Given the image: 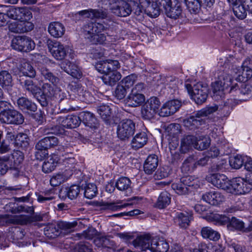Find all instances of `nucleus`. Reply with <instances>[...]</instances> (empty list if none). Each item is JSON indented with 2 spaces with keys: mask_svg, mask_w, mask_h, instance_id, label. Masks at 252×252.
<instances>
[{
  "mask_svg": "<svg viewBox=\"0 0 252 252\" xmlns=\"http://www.w3.org/2000/svg\"><path fill=\"white\" fill-rule=\"evenodd\" d=\"M245 3H239V2L233 4V11L235 16L240 20L244 19L247 16V11L245 8Z\"/></svg>",
  "mask_w": 252,
  "mask_h": 252,
  "instance_id": "46",
  "label": "nucleus"
},
{
  "mask_svg": "<svg viewBox=\"0 0 252 252\" xmlns=\"http://www.w3.org/2000/svg\"><path fill=\"white\" fill-rule=\"evenodd\" d=\"M17 104L18 108L22 111L35 112L37 109V107L35 103L24 97L19 98L17 100Z\"/></svg>",
  "mask_w": 252,
  "mask_h": 252,
  "instance_id": "36",
  "label": "nucleus"
},
{
  "mask_svg": "<svg viewBox=\"0 0 252 252\" xmlns=\"http://www.w3.org/2000/svg\"><path fill=\"white\" fill-rule=\"evenodd\" d=\"M24 117L19 111L8 108L0 112V122L2 124L20 125L24 122Z\"/></svg>",
  "mask_w": 252,
  "mask_h": 252,
  "instance_id": "7",
  "label": "nucleus"
},
{
  "mask_svg": "<svg viewBox=\"0 0 252 252\" xmlns=\"http://www.w3.org/2000/svg\"><path fill=\"white\" fill-rule=\"evenodd\" d=\"M97 230L93 227H89L87 230L84 231L82 233H78L79 238H84L86 239L91 240L97 235Z\"/></svg>",
  "mask_w": 252,
  "mask_h": 252,
  "instance_id": "61",
  "label": "nucleus"
},
{
  "mask_svg": "<svg viewBox=\"0 0 252 252\" xmlns=\"http://www.w3.org/2000/svg\"><path fill=\"white\" fill-rule=\"evenodd\" d=\"M95 246L98 247H103L115 251L117 248V245L113 240L109 236H97L94 239V241Z\"/></svg>",
  "mask_w": 252,
  "mask_h": 252,
  "instance_id": "24",
  "label": "nucleus"
},
{
  "mask_svg": "<svg viewBox=\"0 0 252 252\" xmlns=\"http://www.w3.org/2000/svg\"><path fill=\"white\" fill-rule=\"evenodd\" d=\"M7 221L11 223L24 225L29 222L30 219L27 216H14L9 218L8 215H0V226L4 225Z\"/></svg>",
  "mask_w": 252,
  "mask_h": 252,
  "instance_id": "18",
  "label": "nucleus"
},
{
  "mask_svg": "<svg viewBox=\"0 0 252 252\" xmlns=\"http://www.w3.org/2000/svg\"><path fill=\"white\" fill-rule=\"evenodd\" d=\"M196 142V137L193 135H187L184 137L181 140V151L182 153H187L190 148L194 147Z\"/></svg>",
  "mask_w": 252,
  "mask_h": 252,
  "instance_id": "35",
  "label": "nucleus"
},
{
  "mask_svg": "<svg viewBox=\"0 0 252 252\" xmlns=\"http://www.w3.org/2000/svg\"><path fill=\"white\" fill-rule=\"evenodd\" d=\"M131 181L127 177H122L116 183L117 188L121 191L126 190L130 188Z\"/></svg>",
  "mask_w": 252,
  "mask_h": 252,
  "instance_id": "55",
  "label": "nucleus"
},
{
  "mask_svg": "<svg viewBox=\"0 0 252 252\" xmlns=\"http://www.w3.org/2000/svg\"><path fill=\"white\" fill-rule=\"evenodd\" d=\"M185 87L197 104H202L206 101L209 93V89L206 85L200 82L194 84L193 86L189 84H186Z\"/></svg>",
  "mask_w": 252,
  "mask_h": 252,
  "instance_id": "6",
  "label": "nucleus"
},
{
  "mask_svg": "<svg viewBox=\"0 0 252 252\" xmlns=\"http://www.w3.org/2000/svg\"><path fill=\"white\" fill-rule=\"evenodd\" d=\"M40 89L48 97L59 102V109L61 112L66 113L74 110L69 105V100L66 97L65 93L57 87V85L52 86L49 83H44Z\"/></svg>",
  "mask_w": 252,
  "mask_h": 252,
  "instance_id": "3",
  "label": "nucleus"
},
{
  "mask_svg": "<svg viewBox=\"0 0 252 252\" xmlns=\"http://www.w3.org/2000/svg\"><path fill=\"white\" fill-rule=\"evenodd\" d=\"M195 144V149L202 151L207 149L209 146L210 142L207 137L200 136L199 137V139L196 138Z\"/></svg>",
  "mask_w": 252,
  "mask_h": 252,
  "instance_id": "60",
  "label": "nucleus"
},
{
  "mask_svg": "<svg viewBox=\"0 0 252 252\" xmlns=\"http://www.w3.org/2000/svg\"><path fill=\"white\" fill-rule=\"evenodd\" d=\"M149 234H145L138 236L133 241V245L135 248H140L142 251H145L147 250L151 251V247L153 240Z\"/></svg>",
  "mask_w": 252,
  "mask_h": 252,
  "instance_id": "21",
  "label": "nucleus"
},
{
  "mask_svg": "<svg viewBox=\"0 0 252 252\" xmlns=\"http://www.w3.org/2000/svg\"><path fill=\"white\" fill-rule=\"evenodd\" d=\"M40 73L44 79L51 83L53 85H57L60 82L59 77L52 72L49 69L42 68Z\"/></svg>",
  "mask_w": 252,
  "mask_h": 252,
  "instance_id": "45",
  "label": "nucleus"
},
{
  "mask_svg": "<svg viewBox=\"0 0 252 252\" xmlns=\"http://www.w3.org/2000/svg\"><path fill=\"white\" fill-rule=\"evenodd\" d=\"M107 25L98 22H90L84 26L85 37L92 44H103L106 40V36L101 32L107 29Z\"/></svg>",
  "mask_w": 252,
  "mask_h": 252,
  "instance_id": "5",
  "label": "nucleus"
},
{
  "mask_svg": "<svg viewBox=\"0 0 252 252\" xmlns=\"http://www.w3.org/2000/svg\"><path fill=\"white\" fill-rule=\"evenodd\" d=\"M48 32L53 37L59 38L64 34L65 28L61 23L54 22L50 23L48 26Z\"/></svg>",
  "mask_w": 252,
  "mask_h": 252,
  "instance_id": "29",
  "label": "nucleus"
},
{
  "mask_svg": "<svg viewBox=\"0 0 252 252\" xmlns=\"http://www.w3.org/2000/svg\"><path fill=\"white\" fill-rule=\"evenodd\" d=\"M95 67L99 72L105 74L114 69L119 68L120 63L117 60H106L97 63Z\"/></svg>",
  "mask_w": 252,
  "mask_h": 252,
  "instance_id": "19",
  "label": "nucleus"
},
{
  "mask_svg": "<svg viewBox=\"0 0 252 252\" xmlns=\"http://www.w3.org/2000/svg\"><path fill=\"white\" fill-rule=\"evenodd\" d=\"M219 107L216 105L206 107L196 112L194 116L184 120V125L189 129L194 130L200 126L204 125L206 118L217 111Z\"/></svg>",
  "mask_w": 252,
  "mask_h": 252,
  "instance_id": "4",
  "label": "nucleus"
},
{
  "mask_svg": "<svg viewBox=\"0 0 252 252\" xmlns=\"http://www.w3.org/2000/svg\"><path fill=\"white\" fill-rule=\"evenodd\" d=\"M202 199L212 205H217L224 200V197L220 192L212 191L203 195Z\"/></svg>",
  "mask_w": 252,
  "mask_h": 252,
  "instance_id": "27",
  "label": "nucleus"
},
{
  "mask_svg": "<svg viewBox=\"0 0 252 252\" xmlns=\"http://www.w3.org/2000/svg\"><path fill=\"white\" fill-rule=\"evenodd\" d=\"M9 18L16 20H29L32 17V13L27 7H11L6 12Z\"/></svg>",
  "mask_w": 252,
  "mask_h": 252,
  "instance_id": "11",
  "label": "nucleus"
},
{
  "mask_svg": "<svg viewBox=\"0 0 252 252\" xmlns=\"http://www.w3.org/2000/svg\"><path fill=\"white\" fill-rule=\"evenodd\" d=\"M191 219L192 215L186 212L179 213L177 217L179 225L183 228H186L189 226Z\"/></svg>",
  "mask_w": 252,
  "mask_h": 252,
  "instance_id": "47",
  "label": "nucleus"
},
{
  "mask_svg": "<svg viewBox=\"0 0 252 252\" xmlns=\"http://www.w3.org/2000/svg\"><path fill=\"white\" fill-rule=\"evenodd\" d=\"M145 101V96L142 94L131 92L126 99V103L129 106L137 107Z\"/></svg>",
  "mask_w": 252,
  "mask_h": 252,
  "instance_id": "34",
  "label": "nucleus"
},
{
  "mask_svg": "<svg viewBox=\"0 0 252 252\" xmlns=\"http://www.w3.org/2000/svg\"><path fill=\"white\" fill-rule=\"evenodd\" d=\"M160 102L157 97L150 98L141 107V117L145 120L153 119L158 110Z\"/></svg>",
  "mask_w": 252,
  "mask_h": 252,
  "instance_id": "9",
  "label": "nucleus"
},
{
  "mask_svg": "<svg viewBox=\"0 0 252 252\" xmlns=\"http://www.w3.org/2000/svg\"><path fill=\"white\" fill-rule=\"evenodd\" d=\"M80 122L92 129L97 127L98 124L97 120L93 114L89 112H83L80 114Z\"/></svg>",
  "mask_w": 252,
  "mask_h": 252,
  "instance_id": "23",
  "label": "nucleus"
},
{
  "mask_svg": "<svg viewBox=\"0 0 252 252\" xmlns=\"http://www.w3.org/2000/svg\"><path fill=\"white\" fill-rule=\"evenodd\" d=\"M167 16L171 18L177 19L182 13V9L180 5L177 4L174 6L172 4L165 11Z\"/></svg>",
  "mask_w": 252,
  "mask_h": 252,
  "instance_id": "51",
  "label": "nucleus"
},
{
  "mask_svg": "<svg viewBox=\"0 0 252 252\" xmlns=\"http://www.w3.org/2000/svg\"><path fill=\"white\" fill-rule=\"evenodd\" d=\"M133 203H128L122 204L121 201L106 202L103 203L102 205V209L103 210H108L112 211H117L121 210L122 208L131 205Z\"/></svg>",
  "mask_w": 252,
  "mask_h": 252,
  "instance_id": "41",
  "label": "nucleus"
},
{
  "mask_svg": "<svg viewBox=\"0 0 252 252\" xmlns=\"http://www.w3.org/2000/svg\"><path fill=\"white\" fill-rule=\"evenodd\" d=\"M169 249L168 242L163 238H154L151 247L152 252H167Z\"/></svg>",
  "mask_w": 252,
  "mask_h": 252,
  "instance_id": "28",
  "label": "nucleus"
},
{
  "mask_svg": "<svg viewBox=\"0 0 252 252\" xmlns=\"http://www.w3.org/2000/svg\"><path fill=\"white\" fill-rule=\"evenodd\" d=\"M196 167V162L193 157H189L183 162L181 167L182 172L186 173L192 172Z\"/></svg>",
  "mask_w": 252,
  "mask_h": 252,
  "instance_id": "49",
  "label": "nucleus"
},
{
  "mask_svg": "<svg viewBox=\"0 0 252 252\" xmlns=\"http://www.w3.org/2000/svg\"><path fill=\"white\" fill-rule=\"evenodd\" d=\"M203 218L208 221L214 222L217 225H223L227 224L228 228L230 230L235 229L244 232H248L252 230V224L245 227L244 223L235 217H232L230 219L225 215L212 213L206 215Z\"/></svg>",
  "mask_w": 252,
  "mask_h": 252,
  "instance_id": "2",
  "label": "nucleus"
},
{
  "mask_svg": "<svg viewBox=\"0 0 252 252\" xmlns=\"http://www.w3.org/2000/svg\"><path fill=\"white\" fill-rule=\"evenodd\" d=\"M132 12L130 5L124 1L119 3V5L115 9L114 13L121 17H126L129 15Z\"/></svg>",
  "mask_w": 252,
  "mask_h": 252,
  "instance_id": "38",
  "label": "nucleus"
},
{
  "mask_svg": "<svg viewBox=\"0 0 252 252\" xmlns=\"http://www.w3.org/2000/svg\"><path fill=\"white\" fill-rule=\"evenodd\" d=\"M158 165V158L156 155L148 157L144 164V170L147 174L151 175L156 170Z\"/></svg>",
  "mask_w": 252,
  "mask_h": 252,
  "instance_id": "26",
  "label": "nucleus"
},
{
  "mask_svg": "<svg viewBox=\"0 0 252 252\" xmlns=\"http://www.w3.org/2000/svg\"><path fill=\"white\" fill-rule=\"evenodd\" d=\"M243 181L244 179L241 178L230 181L227 192L235 194H241V187Z\"/></svg>",
  "mask_w": 252,
  "mask_h": 252,
  "instance_id": "42",
  "label": "nucleus"
},
{
  "mask_svg": "<svg viewBox=\"0 0 252 252\" xmlns=\"http://www.w3.org/2000/svg\"><path fill=\"white\" fill-rule=\"evenodd\" d=\"M57 223L59 229L61 230V234L63 233V234L70 233L77 224L76 221H73L72 222L60 221Z\"/></svg>",
  "mask_w": 252,
  "mask_h": 252,
  "instance_id": "50",
  "label": "nucleus"
},
{
  "mask_svg": "<svg viewBox=\"0 0 252 252\" xmlns=\"http://www.w3.org/2000/svg\"><path fill=\"white\" fill-rule=\"evenodd\" d=\"M11 46L15 50L28 52L34 48L35 43L29 37L17 36L12 40Z\"/></svg>",
  "mask_w": 252,
  "mask_h": 252,
  "instance_id": "10",
  "label": "nucleus"
},
{
  "mask_svg": "<svg viewBox=\"0 0 252 252\" xmlns=\"http://www.w3.org/2000/svg\"><path fill=\"white\" fill-rule=\"evenodd\" d=\"M45 236L49 239H54L61 234L58 223H51L46 225L44 228Z\"/></svg>",
  "mask_w": 252,
  "mask_h": 252,
  "instance_id": "40",
  "label": "nucleus"
},
{
  "mask_svg": "<svg viewBox=\"0 0 252 252\" xmlns=\"http://www.w3.org/2000/svg\"><path fill=\"white\" fill-rule=\"evenodd\" d=\"M65 171L63 170L53 175L50 179V184L53 187H57L66 181L71 177L70 170Z\"/></svg>",
  "mask_w": 252,
  "mask_h": 252,
  "instance_id": "30",
  "label": "nucleus"
},
{
  "mask_svg": "<svg viewBox=\"0 0 252 252\" xmlns=\"http://www.w3.org/2000/svg\"><path fill=\"white\" fill-rule=\"evenodd\" d=\"M208 180L214 186L228 192L230 181L228 179L225 175L220 174H212L208 177Z\"/></svg>",
  "mask_w": 252,
  "mask_h": 252,
  "instance_id": "14",
  "label": "nucleus"
},
{
  "mask_svg": "<svg viewBox=\"0 0 252 252\" xmlns=\"http://www.w3.org/2000/svg\"><path fill=\"white\" fill-rule=\"evenodd\" d=\"M217 79L212 84L213 97L216 100L221 99L224 97V90L230 88L229 93L237 91L238 84L226 72L223 71L218 72Z\"/></svg>",
  "mask_w": 252,
  "mask_h": 252,
  "instance_id": "1",
  "label": "nucleus"
},
{
  "mask_svg": "<svg viewBox=\"0 0 252 252\" xmlns=\"http://www.w3.org/2000/svg\"><path fill=\"white\" fill-rule=\"evenodd\" d=\"M13 83L11 74L6 70L0 72V86L3 89H8L13 86Z\"/></svg>",
  "mask_w": 252,
  "mask_h": 252,
  "instance_id": "37",
  "label": "nucleus"
},
{
  "mask_svg": "<svg viewBox=\"0 0 252 252\" xmlns=\"http://www.w3.org/2000/svg\"><path fill=\"white\" fill-rule=\"evenodd\" d=\"M59 143L58 138L55 136H48L39 141L35 145V148L39 151H45L57 146Z\"/></svg>",
  "mask_w": 252,
  "mask_h": 252,
  "instance_id": "17",
  "label": "nucleus"
},
{
  "mask_svg": "<svg viewBox=\"0 0 252 252\" xmlns=\"http://www.w3.org/2000/svg\"><path fill=\"white\" fill-rule=\"evenodd\" d=\"M201 235L203 238L216 241L220 238L219 233L208 226L203 227L201 230Z\"/></svg>",
  "mask_w": 252,
  "mask_h": 252,
  "instance_id": "39",
  "label": "nucleus"
},
{
  "mask_svg": "<svg viewBox=\"0 0 252 252\" xmlns=\"http://www.w3.org/2000/svg\"><path fill=\"white\" fill-rule=\"evenodd\" d=\"M22 87L33 96H36L41 89L31 78L20 76L17 79Z\"/></svg>",
  "mask_w": 252,
  "mask_h": 252,
  "instance_id": "16",
  "label": "nucleus"
},
{
  "mask_svg": "<svg viewBox=\"0 0 252 252\" xmlns=\"http://www.w3.org/2000/svg\"><path fill=\"white\" fill-rule=\"evenodd\" d=\"M170 194L167 191H163L160 194L156 203L159 209H163L170 203Z\"/></svg>",
  "mask_w": 252,
  "mask_h": 252,
  "instance_id": "48",
  "label": "nucleus"
},
{
  "mask_svg": "<svg viewBox=\"0 0 252 252\" xmlns=\"http://www.w3.org/2000/svg\"><path fill=\"white\" fill-rule=\"evenodd\" d=\"M187 8L191 14L199 13L202 4L211 7L213 0H184Z\"/></svg>",
  "mask_w": 252,
  "mask_h": 252,
  "instance_id": "12",
  "label": "nucleus"
},
{
  "mask_svg": "<svg viewBox=\"0 0 252 252\" xmlns=\"http://www.w3.org/2000/svg\"><path fill=\"white\" fill-rule=\"evenodd\" d=\"M171 187L172 189L179 195L186 194L190 191V189L186 187L181 181L178 183L172 184Z\"/></svg>",
  "mask_w": 252,
  "mask_h": 252,
  "instance_id": "56",
  "label": "nucleus"
},
{
  "mask_svg": "<svg viewBox=\"0 0 252 252\" xmlns=\"http://www.w3.org/2000/svg\"><path fill=\"white\" fill-rule=\"evenodd\" d=\"M15 144L19 147L27 146L28 145L27 135L23 133L16 134Z\"/></svg>",
  "mask_w": 252,
  "mask_h": 252,
  "instance_id": "62",
  "label": "nucleus"
},
{
  "mask_svg": "<svg viewBox=\"0 0 252 252\" xmlns=\"http://www.w3.org/2000/svg\"><path fill=\"white\" fill-rule=\"evenodd\" d=\"M97 112L104 121L107 124L110 123L112 118V112L111 109L108 105H100L97 108Z\"/></svg>",
  "mask_w": 252,
  "mask_h": 252,
  "instance_id": "43",
  "label": "nucleus"
},
{
  "mask_svg": "<svg viewBox=\"0 0 252 252\" xmlns=\"http://www.w3.org/2000/svg\"><path fill=\"white\" fill-rule=\"evenodd\" d=\"M135 131V123L130 119H126L121 122L117 126V136L121 140H127L133 135Z\"/></svg>",
  "mask_w": 252,
  "mask_h": 252,
  "instance_id": "8",
  "label": "nucleus"
},
{
  "mask_svg": "<svg viewBox=\"0 0 252 252\" xmlns=\"http://www.w3.org/2000/svg\"><path fill=\"white\" fill-rule=\"evenodd\" d=\"M14 75L17 76V79L20 76H24L27 78H33L36 76V71L29 63L23 62L21 64L18 72L16 73V71H15Z\"/></svg>",
  "mask_w": 252,
  "mask_h": 252,
  "instance_id": "22",
  "label": "nucleus"
},
{
  "mask_svg": "<svg viewBox=\"0 0 252 252\" xmlns=\"http://www.w3.org/2000/svg\"><path fill=\"white\" fill-rule=\"evenodd\" d=\"M68 68L64 69V71L72 77L78 78L82 76V73L79 67L75 64L67 62Z\"/></svg>",
  "mask_w": 252,
  "mask_h": 252,
  "instance_id": "53",
  "label": "nucleus"
},
{
  "mask_svg": "<svg viewBox=\"0 0 252 252\" xmlns=\"http://www.w3.org/2000/svg\"><path fill=\"white\" fill-rule=\"evenodd\" d=\"M48 46L50 53L56 59L62 60L66 56L67 48L61 43L51 41Z\"/></svg>",
  "mask_w": 252,
  "mask_h": 252,
  "instance_id": "15",
  "label": "nucleus"
},
{
  "mask_svg": "<svg viewBox=\"0 0 252 252\" xmlns=\"http://www.w3.org/2000/svg\"><path fill=\"white\" fill-rule=\"evenodd\" d=\"M76 160L74 158H67L63 159V165H64L65 168L63 169V171L67 172L70 170L71 171V176L73 174L74 169L75 167Z\"/></svg>",
  "mask_w": 252,
  "mask_h": 252,
  "instance_id": "58",
  "label": "nucleus"
},
{
  "mask_svg": "<svg viewBox=\"0 0 252 252\" xmlns=\"http://www.w3.org/2000/svg\"><path fill=\"white\" fill-rule=\"evenodd\" d=\"M80 187L73 185L66 189V192L67 196L70 199L76 198L80 193Z\"/></svg>",
  "mask_w": 252,
  "mask_h": 252,
  "instance_id": "59",
  "label": "nucleus"
},
{
  "mask_svg": "<svg viewBox=\"0 0 252 252\" xmlns=\"http://www.w3.org/2000/svg\"><path fill=\"white\" fill-rule=\"evenodd\" d=\"M147 135L145 132L137 133L132 138L131 142L132 148L138 150L143 147L147 142Z\"/></svg>",
  "mask_w": 252,
  "mask_h": 252,
  "instance_id": "32",
  "label": "nucleus"
},
{
  "mask_svg": "<svg viewBox=\"0 0 252 252\" xmlns=\"http://www.w3.org/2000/svg\"><path fill=\"white\" fill-rule=\"evenodd\" d=\"M229 162L231 166L235 169H239L244 164L242 158L239 156H237L232 158L230 160Z\"/></svg>",
  "mask_w": 252,
  "mask_h": 252,
  "instance_id": "64",
  "label": "nucleus"
},
{
  "mask_svg": "<svg viewBox=\"0 0 252 252\" xmlns=\"http://www.w3.org/2000/svg\"><path fill=\"white\" fill-rule=\"evenodd\" d=\"M79 14L82 16H85L87 18L91 19L101 18L103 19L106 17V14L102 11L97 10L91 9L90 10H82L79 12Z\"/></svg>",
  "mask_w": 252,
  "mask_h": 252,
  "instance_id": "44",
  "label": "nucleus"
},
{
  "mask_svg": "<svg viewBox=\"0 0 252 252\" xmlns=\"http://www.w3.org/2000/svg\"><path fill=\"white\" fill-rule=\"evenodd\" d=\"M117 69H114L110 72L103 74L101 79L106 85L114 86L121 78V75L120 72L117 71Z\"/></svg>",
  "mask_w": 252,
  "mask_h": 252,
  "instance_id": "31",
  "label": "nucleus"
},
{
  "mask_svg": "<svg viewBox=\"0 0 252 252\" xmlns=\"http://www.w3.org/2000/svg\"><path fill=\"white\" fill-rule=\"evenodd\" d=\"M97 187L94 184H88L85 188L84 196L88 199H92L96 196Z\"/></svg>",
  "mask_w": 252,
  "mask_h": 252,
  "instance_id": "57",
  "label": "nucleus"
},
{
  "mask_svg": "<svg viewBox=\"0 0 252 252\" xmlns=\"http://www.w3.org/2000/svg\"><path fill=\"white\" fill-rule=\"evenodd\" d=\"M59 161V158L57 155L49 156L42 165V171L45 173H49L54 170Z\"/></svg>",
  "mask_w": 252,
  "mask_h": 252,
  "instance_id": "25",
  "label": "nucleus"
},
{
  "mask_svg": "<svg viewBox=\"0 0 252 252\" xmlns=\"http://www.w3.org/2000/svg\"><path fill=\"white\" fill-rule=\"evenodd\" d=\"M181 181L186 187L190 189V191H191V189H197L199 187L197 179L192 176H188L184 177L181 178Z\"/></svg>",
  "mask_w": 252,
  "mask_h": 252,
  "instance_id": "54",
  "label": "nucleus"
},
{
  "mask_svg": "<svg viewBox=\"0 0 252 252\" xmlns=\"http://www.w3.org/2000/svg\"><path fill=\"white\" fill-rule=\"evenodd\" d=\"M5 209L7 211L11 212L13 214L19 213L22 212L32 214L34 212V208L32 206H15V203L10 202L6 205Z\"/></svg>",
  "mask_w": 252,
  "mask_h": 252,
  "instance_id": "33",
  "label": "nucleus"
},
{
  "mask_svg": "<svg viewBox=\"0 0 252 252\" xmlns=\"http://www.w3.org/2000/svg\"><path fill=\"white\" fill-rule=\"evenodd\" d=\"M136 78V76L134 74L127 76L122 80L120 84L123 86L126 89L128 90L133 86Z\"/></svg>",
  "mask_w": 252,
  "mask_h": 252,
  "instance_id": "63",
  "label": "nucleus"
},
{
  "mask_svg": "<svg viewBox=\"0 0 252 252\" xmlns=\"http://www.w3.org/2000/svg\"><path fill=\"white\" fill-rule=\"evenodd\" d=\"M182 103L177 99L166 102L160 108L159 115L161 117H168L174 114L181 107Z\"/></svg>",
  "mask_w": 252,
  "mask_h": 252,
  "instance_id": "13",
  "label": "nucleus"
},
{
  "mask_svg": "<svg viewBox=\"0 0 252 252\" xmlns=\"http://www.w3.org/2000/svg\"><path fill=\"white\" fill-rule=\"evenodd\" d=\"M162 10L158 6V4H157L156 1L152 2L147 8L145 9V12L148 15L151 17L156 18L158 17L160 12V11Z\"/></svg>",
  "mask_w": 252,
  "mask_h": 252,
  "instance_id": "52",
  "label": "nucleus"
},
{
  "mask_svg": "<svg viewBox=\"0 0 252 252\" xmlns=\"http://www.w3.org/2000/svg\"><path fill=\"white\" fill-rule=\"evenodd\" d=\"M57 121L64 127L73 128L79 126L80 124V115H68L66 117H59Z\"/></svg>",
  "mask_w": 252,
  "mask_h": 252,
  "instance_id": "20",
  "label": "nucleus"
}]
</instances>
